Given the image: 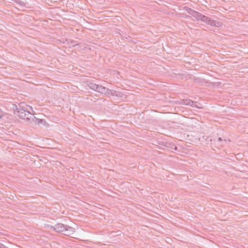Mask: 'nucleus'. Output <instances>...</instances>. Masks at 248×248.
<instances>
[{
  "mask_svg": "<svg viewBox=\"0 0 248 248\" xmlns=\"http://www.w3.org/2000/svg\"><path fill=\"white\" fill-rule=\"evenodd\" d=\"M68 44L70 45H71L72 46H76L78 45V44L77 43V42L75 41H71L70 42H68Z\"/></svg>",
  "mask_w": 248,
  "mask_h": 248,
  "instance_id": "dca6fc26",
  "label": "nucleus"
},
{
  "mask_svg": "<svg viewBox=\"0 0 248 248\" xmlns=\"http://www.w3.org/2000/svg\"><path fill=\"white\" fill-rule=\"evenodd\" d=\"M0 248H9L6 247L3 244L0 243Z\"/></svg>",
  "mask_w": 248,
  "mask_h": 248,
  "instance_id": "6ab92c4d",
  "label": "nucleus"
},
{
  "mask_svg": "<svg viewBox=\"0 0 248 248\" xmlns=\"http://www.w3.org/2000/svg\"><path fill=\"white\" fill-rule=\"evenodd\" d=\"M217 85V86H219L220 84H221V82H217V83H215Z\"/></svg>",
  "mask_w": 248,
  "mask_h": 248,
  "instance_id": "412c9836",
  "label": "nucleus"
},
{
  "mask_svg": "<svg viewBox=\"0 0 248 248\" xmlns=\"http://www.w3.org/2000/svg\"><path fill=\"white\" fill-rule=\"evenodd\" d=\"M3 115V112H2L1 109L0 108V118H2Z\"/></svg>",
  "mask_w": 248,
  "mask_h": 248,
  "instance_id": "aec40b11",
  "label": "nucleus"
},
{
  "mask_svg": "<svg viewBox=\"0 0 248 248\" xmlns=\"http://www.w3.org/2000/svg\"><path fill=\"white\" fill-rule=\"evenodd\" d=\"M66 226V225L62 223H58L55 226L48 225V228H50L51 230L57 232L62 233Z\"/></svg>",
  "mask_w": 248,
  "mask_h": 248,
  "instance_id": "20e7f679",
  "label": "nucleus"
},
{
  "mask_svg": "<svg viewBox=\"0 0 248 248\" xmlns=\"http://www.w3.org/2000/svg\"><path fill=\"white\" fill-rule=\"evenodd\" d=\"M218 145V147H219V146H220V147L222 146H223V144H222V143H220L219 145Z\"/></svg>",
  "mask_w": 248,
  "mask_h": 248,
  "instance_id": "4be33fe9",
  "label": "nucleus"
},
{
  "mask_svg": "<svg viewBox=\"0 0 248 248\" xmlns=\"http://www.w3.org/2000/svg\"><path fill=\"white\" fill-rule=\"evenodd\" d=\"M163 145L166 147L172 150H177V147L173 143L170 142H165Z\"/></svg>",
  "mask_w": 248,
  "mask_h": 248,
  "instance_id": "6e6552de",
  "label": "nucleus"
},
{
  "mask_svg": "<svg viewBox=\"0 0 248 248\" xmlns=\"http://www.w3.org/2000/svg\"><path fill=\"white\" fill-rule=\"evenodd\" d=\"M226 140L224 139V140H222L221 138H218V140H217V141L218 142H222V141H224L225 142H226Z\"/></svg>",
  "mask_w": 248,
  "mask_h": 248,
  "instance_id": "a211bd4d",
  "label": "nucleus"
},
{
  "mask_svg": "<svg viewBox=\"0 0 248 248\" xmlns=\"http://www.w3.org/2000/svg\"><path fill=\"white\" fill-rule=\"evenodd\" d=\"M12 1H13L14 2H15V3H16V4L19 5H21L23 7H25L26 6V3L21 1V0H12Z\"/></svg>",
  "mask_w": 248,
  "mask_h": 248,
  "instance_id": "2eb2a0df",
  "label": "nucleus"
},
{
  "mask_svg": "<svg viewBox=\"0 0 248 248\" xmlns=\"http://www.w3.org/2000/svg\"><path fill=\"white\" fill-rule=\"evenodd\" d=\"M122 95H123L122 93H121V92H116V93H115V94L114 95H115L117 97H121Z\"/></svg>",
  "mask_w": 248,
  "mask_h": 248,
  "instance_id": "f3484780",
  "label": "nucleus"
},
{
  "mask_svg": "<svg viewBox=\"0 0 248 248\" xmlns=\"http://www.w3.org/2000/svg\"><path fill=\"white\" fill-rule=\"evenodd\" d=\"M75 232V228L67 225L62 234L67 236H70L73 235Z\"/></svg>",
  "mask_w": 248,
  "mask_h": 248,
  "instance_id": "0eeeda50",
  "label": "nucleus"
},
{
  "mask_svg": "<svg viewBox=\"0 0 248 248\" xmlns=\"http://www.w3.org/2000/svg\"><path fill=\"white\" fill-rule=\"evenodd\" d=\"M202 139H205V140L206 141V144H208V143H210L211 144H212V142L213 141L215 143H216V140L215 139H214V140H212L211 139H210L209 138V137L206 136V138H205L204 136H203L202 137Z\"/></svg>",
  "mask_w": 248,
  "mask_h": 248,
  "instance_id": "ddd939ff",
  "label": "nucleus"
},
{
  "mask_svg": "<svg viewBox=\"0 0 248 248\" xmlns=\"http://www.w3.org/2000/svg\"><path fill=\"white\" fill-rule=\"evenodd\" d=\"M203 22L212 26L219 27L221 26L222 23L218 21L213 20L211 18L205 16L204 17Z\"/></svg>",
  "mask_w": 248,
  "mask_h": 248,
  "instance_id": "7ed1b4c3",
  "label": "nucleus"
},
{
  "mask_svg": "<svg viewBox=\"0 0 248 248\" xmlns=\"http://www.w3.org/2000/svg\"><path fill=\"white\" fill-rule=\"evenodd\" d=\"M116 93V91L113 90H110L105 87V91L102 94H106L108 96L110 95H114Z\"/></svg>",
  "mask_w": 248,
  "mask_h": 248,
  "instance_id": "1a4fd4ad",
  "label": "nucleus"
},
{
  "mask_svg": "<svg viewBox=\"0 0 248 248\" xmlns=\"http://www.w3.org/2000/svg\"><path fill=\"white\" fill-rule=\"evenodd\" d=\"M205 15H203L202 13L197 12L194 17L196 18L197 21H201L203 22L204 17H205Z\"/></svg>",
  "mask_w": 248,
  "mask_h": 248,
  "instance_id": "9b49d317",
  "label": "nucleus"
},
{
  "mask_svg": "<svg viewBox=\"0 0 248 248\" xmlns=\"http://www.w3.org/2000/svg\"><path fill=\"white\" fill-rule=\"evenodd\" d=\"M16 115L20 119L25 120L28 122H31V120L32 119L31 117V115H33L28 109L27 111L19 110L18 112L16 113Z\"/></svg>",
  "mask_w": 248,
  "mask_h": 248,
  "instance_id": "f03ea898",
  "label": "nucleus"
},
{
  "mask_svg": "<svg viewBox=\"0 0 248 248\" xmlns=\"http://www.w3.org/2000/svg\"><path fill=\"white\" fill-rule=\"evenodd\" d=\"M86 87H88L92 90L102 94L105 91V87L100 84H96L92 80H86L84 81Z\"/></svg>",
  "mask_w": 248,
  "mask_h": 248,
  "instance_id": "f257e3e1",
  "label": "nucleus"
},
{
  "mask_svg": "<svg viewBox=\"0 0 248 248\" xmlns=\"http://www.w3.org/2000/svg\"><path fill=\"white\" fill-rule=\"evenodd\" d=\"M178 104L189 105L191 107H196L195 104L196 102L190 99H183L178 101L176 103Z\"/></svg>",
  "mask_w": 248,
  "mask_h": 248,
  "instance_id": "423d86ee",
  "label": "nucleus"
},
{
  "mask_svg": "<svg viewBox=\"0 0 248 248\" xmlns=\"http://www.w3.org/2000/svg\"><path fill=\"white\" fill-rule=\"evenodd\" d=\"M18 110L20 111H27V106L24 103H20L17 105Z\"/></svg>",
  "mask_w": 248,
  "mask_h": 248,
  "instance_id": "f8f14e48",
  "label": "nucleus"
},
{
  "mask_svg": "<svg viewBox=\"0 0 248 248\" xmlns=\"http://www.w3.org/2000/svg\"><path fill=\"white\" fill-rule=\"evenodd\" d=\"M31 118H32L31 122H33L35 124H41L43 126H46V127L49 126V124L45 120L37 118L34 115H31Z\"/></svg>",
  "mask_w": 248,
  "mask_h": 248,
  "instance_id": "39448f33",
  "label": "nucleus"
},
{
  "mask_svg": "<svg viewBox=\"0 0 248 248\" xmlns=\"http://www.w3.org/2000/svg\"><path fill=\"white\" fill-rule=\"evenodd\" d=\"M11 109L13 110L14 114L16 115V113L18 112L17 105L13 104L11 107Z\"/></svg>",
  "mask_w": 248,
  "mask_h": 248,
  "instance_id": "4468645a",
  "label": "nucleus"
},
{
  "mask_svg": "<svg viewBox=\"0 0 248 248\" xmlns=\"http://www.w3.org/2000/svg\"><path fill=\"white\" fill-rule=\"evenodd\" d=\"M184 10L186 12H187L189 15L192 16L193 17H194L196 13L197 12V11H196L187 6H185L184 7Z\"/></svg>",
  "mask_w": 248,
  "mask_h": 248,
  "instance_id": "9d476101",
  "label": "nucleus"
},
{
  "mask_svg": "<svg viewBox=\"0 0 248 248\" xmlns=\"http://www.w3.org/2000/svg\"><path fill=\"white\" fill-rule=\"evenodd\" d=\"M29 107H30V108L31 109H32V107H30V106H29Z\"/></svg>",
  "mask_w": 248,
  "mask_h": 248,
  "instance_id": "5701e85b",
  "label": "nucleus"
}]
</instances>
